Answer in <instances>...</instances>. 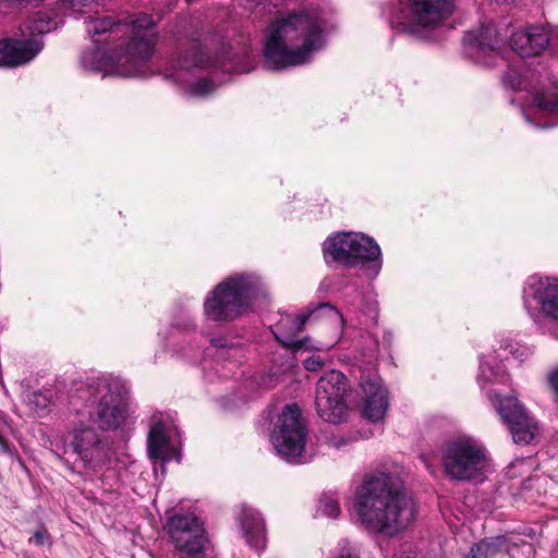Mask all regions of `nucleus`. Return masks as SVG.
<instances>
[{
    "label": "nucleus",
    "instance_id": "nucleus-1",
    "mask_svg": "<svg viewBox=\"0 0 558 558\" xmlns=\"http://www.w3.org/2000/svg\"><path fill=\"white\" fill-rule=\"evenodd\" d=\"M354 511L368 531L395 536L415 520L416 506L398 476L375 473L356 488Z\"/></svg>",
    "mask_w": 558,
    "mask_h": 558
},
{
    "label": "nucleus",
    "instance_id": "nucleus-2",
    "mask_svg": "<svg viewBox=\"0 0 558 558\" xmlns=\"http://www.w3.org/2000/svg\"><path fill=\"white\" fill-rule=\"evenodd\" d=\"M326 43L323 22L314 12H298L269 25L264 57L272 70L298 66L312 60Z\"/></svg>",
    "mask_w": 558,
    "mask_h": 558
},
{
    "label": "nucleus",
    "instance_id": "nucleus-3",
    "mask_svg": "<svg viewBox=\"0 0 558 558\" xmlns=\"http://www.w3.org/2000/svg\"><path fill=\"white\" fill-rule=\"evenodd\" d=\"M132 35L124 50L116 56L104 58L100 51L85 52L83 65L105 75L123 77H145L150 73L148 62L154 53L157 34L155 22L148 14L141 13L131 22Z\"/></svg>",
    "mask_w": 558,
    "mask_h": 558
},
{
    "label": "nucleus",
    "instance_id": "nucleus-4",
    "mask_svg": "<svg viewBox=\"0 0 558 558\" xmlns=\"http://www.w3.org/2000/svg\"><path fill=\"white\" fill-rule=\"evenodd\" d=\"M539 77L541 73L519 60L509 66L504 83L514 90H531V98L522 108L527 122L542 129L554 128L558 125V83L536 89Z\"/></svg>",
    "mask_w": 558,
    "mask_h": 558
},
{
    "label": "nucleus",
    "instance_id": "nucleus-5",
    "mask_svg": "<svg viewBox=\"0 0 558 558\" xmlns=\"http://www.w3.org/2000/svg\"><path fill=\"white\" fill-rule=\"evenodd\" d=\"M262 292V282L254 275H235L221 281L204 302L205 315L216 322L241 316Z\"/></svg>",
    "mask_w": 558,
    "mask_h": 558
},
{
    "label": "nucleus",
    "instance_id": "nucleus-6",
    "mask_svg": "<svg viewBox=\"0 0 558 558\" xmlns=\"http://www.w3.org/2000/svg\"><path fill=\"white\" fill-rule=\"evenodd\" d=\"M306 427L296 404H287L274 426L270 441L281 458L291 463H306L311 454L305 449Z\"/></svg>",
    "mask_w": 558,
    "mask_h": 558
},
{
    "label": "nucleus",
    "instance_id": "nucleus-7",
    "mask_svg": "<svg viewBox=\"0 0 558 558\" xmlns=\"http://www.w3.org/2000/svg\"><path fill=\"white\" fill-rule=\"evenodd\" d=\"M214 64L198 44H192L187 49L178 51L165 69V76L180 85L189 86V93L195 97H204L213 93L215 84L208 80L192 83L196 73Z\"/></svg>",
    "mask_w": 558,
    "mask_h": 558
},
{
    "label": "nucleus",
    "instance_id": "nucleus-8",
    "mask_svg": "<svg viewBox=\"0 0 558 558\" xmlns=\"http://www.w3.org/2000/svg\"><path fill=\"white\" fill-rule=\"evenodd\" d=\"M324 255L327 262H337L353 266L361 262H376V272L381 266L380 247L363 233L339 232L324 242Z\"/></svg>",
    "mask_w": 558,
    "mask_h": 558
},
{
    "label": "nucleus",
    "instance_id": "nucleus-9",
    "mask_svg": "<svg viewBox=\"0 0 558 558\" xmlns=\"http://www.w3.org/2000/svg\"><path fill=\"white\" fill-rule=\"evenodd\" d=\"M454 9L453 0H405L392 23L402 32L420 36L421 31L439 26Z\"/></svg>",
    "mask_w": 558,
    "mask_h": 558
},
{
    "label": "nucleus",
    "instance_id": "nucleus-10",
    "mask_svg": "<svg viewBox=\"0 0 558 558\" xmlns=\"http://www.w3.org/2000/svg\"><path fill=\"white\" fill-rule=\"evenodd\" d=\"M486 466V451L474 438L462 436L447 445L444 468L451 477L461 481L475 478Z\"/></svg>",
    "mask_w": 558,
    "mask_h": 558
},
{
    "label": "nucleus",
    "instance_id": "nucleus-11",
    "mask_svg": "<svg viewBox=\"0 0 558 558\" xmlns=\"http://www.w3.org/2000/svg\"><path fill=\"white\" fill-rule=\"evenodd\" d=\"M93 391L98 398L96 407L98 427L102 430L120 427L126 417L122 383L118 379L101 377L96 380Z\"/></svg>",
    "mask_w": 558,
    "mask_h": 558
},
{
    "label": "nucleus",
    "instance_id": "nucleus-12",
    "mask_svg": "<svg viewBox=\"0 0 558 558\" xmlns=\"http://www.w3.org/2000/svg\"><path fill=\"white\" fill-rule=\"evenodd\" d=\"M347 390V378L338 371H330L319 378L315 405L322 420L331 424H339L344 420L348 410L344 401Z\"/></svg>",
    "mask_w": 558,
    "mask_h": 558
},
{
    "label": "nucleus",
    "instance_id": "nucleus-13",
    "mask_svg": "<svg viewBox=\"0 0 558 558\" xmlns=\"http://www.w3.org/2000/svg\"><path fill=\"white\" fill-rule=\"evenodd\" d=\"M71 448L86 473L97 474L110 464V448L92 427L75 428Z\"/></svg>",
    "mask_w": 558,
    "mask_h": 558
},
{
    "label": "nucleus",
    "instance_id": "nucleus-14",
    "mask_svg": "<svg viewBox=\"0 0 558 558\" xmlns=\"http://www.w3.org/2000/svg\"><path fill=\"white\" fill-rule=\"evenodd\" d=\"M508 33L494 23H483L464 36V49L470 58L478 63L495 65Z\"/></svg>",
    "mask_w": 558,
    "mask_h": 558
},
{
    "label": "nucleus",
    "instance_id": "nucleus-15",
    "mask_svg": "<svg viewBox=\"0 0 558 558\" xmlns=\"http://www.w3.org/2000/svg\"><path fill=\"white\" fill-rule=\"evenodd\" d=\"M490 400L504 423L509 427L513 441L522 445L531 444L538 435L539 428L518 399L492 395Z\"/></svg>",
    "mask_w": 558,
    "mask_h": 558
},
{
    "label": "nucleus",
    "instance_id": "nucleus-16",
    "mask_svg": "<svg viewBox=\"0 0 558 558\" xmlns=\"http://www.w3.org/2000/svg\"><path fill=\"white\" fill-rule=\"evenodd\" d=\"M533 302L546 318L558 323V279L531 277L524 289V304L529 311Z\"/></svg>",
    "mask_w": 558,
    "mask_h": 558
},
{
    "label": "nucleus",
    "instance_id": "nucleus-17",
    "mask_svg": "<svg viewBox=\"0 0 558 558\" xmlns=\"http://www.w3.org/2000/svg\"><path fill=\"white\" fill-rule=\"evenodd\" d=\"M357 393L362 416L374 423L383 421L389 407V396L381 378L377 375L363 377Z\"/></svg>",
    "mask_w": 558,
    "mask_h": 558
},
{
    "label": "nucleus",
    "instance_id": "nucleus-18",
    "mask_svg": "<svg viewBox=\"0 0 558 558\" xmlns=\"http://www.w3.org/2000/svg\"><path fill=\"white\" fill-rule=\"evenodd\" d=\"M551 35L543 25H530L511 34V48L521 57H533L543 52Z\"/></svg>",
    "mask_w": 558,
    "mask_h": 558
},
{
    "label": "nucleus",
    "instance_id": "nucleus-19",
    "mask_svg": "<svg viewBox=\"0 0 558 558\" xmlns=\"http://www.w3.org/2000/svg\"><path fill=\"white\" fill-rule=\"evenodd\" d=\"M37 39H4L0 41V66L13 68L32 61L43 49Z\"/></svg>",
    "mask_w": 558,
    "mask_h": 558
},
{
    "label": "nucleus",
    "instance_id": "nucleus-20",
    "mask_svg": "<svg viewBox=\"0 0 558 558\" xmlns=\"http://www.w3.org/2000/svg\"><path fill=\"white\" fill-rule=\"evenodd\" d=\"M314 314V311L307 314H300L296 317L287 315L281 317L272 331L276 339L286 348L301 349L304 345L303 340L296 339V335L303 329L306 320Z\"/></svg>",
    "mask_w": 558,
    "mask_h": 558
},
{
    "label": "nucleus",
    "instance_id": "nucleus-21",
    "mask_svg": "<svg viewBox=\"0 0 558 558\" xmlns=\"http://www.w3.org/2000/svg\"><path fill=\"white\" fill-rule=\"evenodd\" d=\"M239 520L247 543L255 549L263 548L265 523L260 514L253 508L243 507Z\"/></svg>",
    "mask_w": 558,
    "mask_h": 558
},
{
    "label": "nucleus",
    "instance_id": "nucleus-22",
    "mask_svg": "<svg viewBox=\"0 0 558 558\" xmlns=\"http://www.w3.org/2000/svg\"><path fill=\"white\" fill-rule=\"evenodd\" d=\"M170 440L166 433V426L162 422L156 421L148 434V457L151 460H161L167 462L172 459L169 451Z\"/></svg>",
    "mask_w": 558,
    "mask_h": 558
},
{
    "label": "nucleus",
    "instance_id": "nucleus-23",
    "mask_svg": "<svg viewBox=\"0 0 558 558\" xmlns=\"http://www.w3.org/2000/svg\"><path fill=\"white\" fill-rule=\"evenodd\" d=\"M57 26V21L51 19L48 13L38 12L32 20L24 23L20 31L25 40L37 39L43 44L39 36L56 29Z\"/></svg>",
    "mask_w": 558,
    "mask_h": 558
},
{
    "label": "nucleus",
    "instance_id": "nucleus-24",
    "mask_svg": "<svg viewBox=\"0 0 558 558\" xmlns=\"http://www.w3.org/2000/svg\"><path fill=\"white\" fill-rule=\"evenodd\" d=\"M502 550L510 551V539L506 536H497L475 544L471 548L470 555L473 558H494Z\"/></svg>",
    "mask_w": 558,
    "mask_h": 558
},
{
    "label": "nucleus",
    "instance_id": "nucleus-25",
    "mask_svg": "<svg viewBox=\"0 0 558 558\" xmlns=\"http://www.w3.org/2000/svg\"><path fill=\"white\" fill-rule=\"evenodd\" d=\"M505 374V366L502 362L496 361L493 356H487L481 361L480 364V383H490Z\"/></svg>",
    "mask_w": 558,
    "mask_h": 558
},
{
    "label": "nucleus",
    "instance_id": "nucleus-26",
    "mask_svg": "<svg viewBox=\"0 0 558 558\" xmlns=\"http://www.w3.org/2000/svg\"><path fill=\"white\" fill-rule=\"evenodd\" d=\"M114 24L116 23L111 17H95L88 21L86 29L92 37H95L110 32Z\"/></svg>",
    "mask_w": 558,
    "mask_h": 558
},
{
    "label": "nucleus",
    "instance_id": "nucleus-27",
    "mask_svg": "<svg viewBox=\"0 0 558 558\" xmlns=\"http://www.w3.org/2000/svg\"><path fill=\"white\" fill-rule=\"evenodd\" d=\"M318 510L329 518H337L340 513L339 501L332 494H324L319 499Z\"/></svg>",
    "mask_w": 558,
    "mask_h": 558
},
{
    "label": "nucleus",
    "instance_id": "nucleus-28",
    "mask_svg": "<svg viewBox=\"0 0 558 558\" xmlns=\"http://www.w3.org/2000/svg\"><path fill=\"white\" fill-rule=\"evenodd\" d=\"M27 401L36 411L46 410L50 404V397L41 391H34L27 396Z\"/></svg>",
    "mask_w": 558,
    "mask_h": 558
},
{
    "label": "nucleus",
    "instance_id": "nucleus-29",
    "mask_svg": "<svg viewBox=\"0 0 558 558\" xmlns=\"http://www.w3.org/2000/svg\"><path fill=\"white\" fill-rule=\"evenodd\" d=\"M504 351H508L509 353L518 360H523L524 357H527L531 353L530 349L527 347L520 345L518 343L513 344L511 342H507L505 345H501Z\"/></svg>",
    "mask_w": 558,
    "mask_h": 558
},
{
    "label": "nucleus",
    "instance_id": "nucleus-30",
    "mask_svg": "<svg viewBox=\"0 0 558 558\" xmlns=\"http://www.w3.org/2000/svg\"><path fill=\"white\" fill-rule=\"evenodd\" d=\"M28 542L35 546H45L51 544V537L47 529L41 527L34 532Z\"/></svg>",
    "mask_w": 558,
    "mask_h": 558
},
{
    "label": "nucleus",
    "instance_id": "nucleus-31",
    "mask_svg": "<svg viewBox=\"0 0 558 558\" xmlns=\"http://www.w3.org/2000/svg\"><path fill=\"white\" fill-rule=\"evenodd\" d=\"M94 0H63L62 7L73 12H83Z\"/></svg>",
    "mask_w": 558,
    "mask_h": 558
},
{
    "label": "nucleus",
    "instance_id": "nucleus-32",
    "mask_svg": "<svg viewBox=\"0 0 558 558\" xmlns=\"http://www.w3.org/2000/svg\"><path fill=\"white\" fill-rule=\"evenodd\" d=\"M303 365L310 372H316L324 366V360L319 355H312L304 360Z\"/></svg>",
    "mask_w": 558,
    "mask_h": 558
},
{
    "label": "nucleus",
    "instance_id": "nucleus-33",
    "mask_svg": "<svg viewBox=\"0 0 558 558\" xmlns=\"http://www.w3.org/2000/svg\"><path fill=\"white\" fill-rule=\"evenodd\" d=\"M547 383L550 389L554 391L556 401L558 402V365L553 367L547 373Z\"/></svg>",
    "mask_w": 558,
    "mask_h": 558
},
{
    "label": "nucleus",
    "instance_id": "nucleus-34",
    "mask_svg": "<svg viewBox=\"0 0 558 558\" xmlns=\"http://www.w3.org/2000/svg\"><path fill=\"white\" fill-rule=\"evenodd\" d=\"M217 63L219 66H221L223 69V71L234 70L235 72L241 73V72H250L253 69V66H245V65H241V64L229 65L228 63H226L222 60H218Z\"/></svg>",
    "mask_w": 558,
    "mask_h": 558
},
{
    "label": "nucleus",
    "instance_id": "nucleus-35",
    "mask_svg": "<svg viewBox=\"0 0 558 558\" xmlns=\"http://www.w3.org/2000/svg\"><path fill=\"white\" fill-rule=\"evenodd\" d=\"M336 558H360L355 548L343 546Z\"/></svg>",
    "mask_w": 558,
    "mask_h": 558
},
{
    "label": "nucleus",
    "instance_id": "nucleus-36",
    "mask_svg": "<svg viewBox=\"0 0 558 558\" xmlns=\"http://www.w3.org/2000/svg\"><path fill=\"white\" fill-rule=\"evenodd\" d=\"M0 449L3 453H11L10 447L7 440L0 435Z\"/></svg>",
    "mask_w": 558,
    "mask_h": 558
},
{
    "label": "nucleus",
    "instance_id": "nucleus-37",
    "mask_svg": "<svg viewBox=\"0 0 558 558\" xmlns=\"http://www.w3.org/2000/svg\"><path fill=\"white\" fill-rule=\"evenodd\" d=\"M319 308H328V310H329L330 312H332L335 315L339 316V317H340V319L343 322V318H342V316L339 314V312H338L336 308L331 307L329 304H320V305H319Z\"/></svg>",
    "mask_w": 558,
    "mask_h": 558
},
{
    "label": "nucleus",
    "instance_id": "nucleus-38",
    "mask_svg": "<svg viewBox=\"0 0 558 558\" xmlns=\"http://www.w3.org/2000/svg\"><path fill=\"white\" fill-rule=\"evenodd\" d=\"M423 460H424V463L427 468V470L430 472V473H435V469L433 468V465L427 461V459L425 457H423Z\"/></svg>",
    "mask_w": 558,
    "mask_h": 558
},
{
    "label": "nucleus",
    "instance_id": "nucleus-39",
    "mask_svg": "<svg viewBox=\"0 0 558 558\" xmlns=\"http://www.w3.org/2000/svg\"><path fill=\"white\" fill-rule=\"evenodd\" d=\"M344 444H345V441H344V440H339V441H338V440H335V441L332 442V446H333V447H336V448H340V447H342Z\"/></svg>",
    "mask_w": 558,
    "mask_h": 558
},
{
    "label": "nucleus",
    "instance_id": "nucleus-40",
    "mask_svg": "<svg viewBox=\"0 0 558 558\" xmlns=\"http://www.w3.org/2000/svg\"><path fill=\"white\" fill-rule=\"evenodd\" d=\"M374 315H377V310H376V308H374ZM375 317H376V316H374V318H375Z\"/></svg>",
    "mask_w": 558,
    "mask_h": 558
},
{
    "label": "nucleus",
    "instance_id": "nucleus-41",
    "mask_svg": "<svg viewBox=\"0 0 558 558\" xmlns=\"http://www.w3.org/2000/svg\"><path fill=\"white\" fill-rule=\"evenodd\" d=\"M466 558H473V557H472V555L469 554Z\"/></svg>",
    "mask_w": 558,
    "mask_h": 558
}]
</instances>
